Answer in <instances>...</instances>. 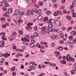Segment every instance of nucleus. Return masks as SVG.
Masks as SVG:
<instances>
[{
    "instance_id": "obj_14",
    "label": "nucleus",
    "mask_w": 76,
    "mask_h": 76,
    "mask_svg": "<svg viewBox=\"0 0 76 76\" xmlns=\"http://www.w3.org/2000/svg\"><path fill=\"white\" fill-rule=\"evenodd\" d=\"M30 47L31 48H33L34 47V43H32L30 45Z\"/></svg>"
},
{
    "instance_id": "obj_33",
    "label": "nucleus",
    "mask_w": 76,
    "mask_h": 76,
    "mask_svg": "<svg viewBox=\"0 0 76 76\" xmlns=\"http://www.w3.org/2000/svg\"><path fill=\"white\" fill-rule=\"evenodd\" d=\"M75 70H72L71 71V73H72V74H75Z\"/></svg>"
},
{
    "instance_id": "obj_26",
    "label": "nucleus",
    "mask_w": 76,
    "mask_h": 76,
    "mask_svg": "<svg viewBox=\"0 0 76 76\" xmlns=\"http://www.w3.org/2000/svg\"><path fill=\"white\" fill-rule=\"evenodd\" d=\"M34 37H38V34L37 33H35L34 34Z\"/></svg>"
},
{
    "instance_id": "obj_43",
    "label": "nucleus",
    "mask_w": 76,
    "mask_h": 76,
    "mask_svg": "<svg viewBox=\"0 0 76 76\" xmlns=\"http://www.w3.org/2000/svg\"><path fill=\"white\" fill-rule=\"evenodd\" d=\"M21 69H24V66H23V65H21Z\"/></svg>"
},
{
    "instance_id": "obj_41",
    "label": "nucleus",
    "mask_w": 76,
    "mask_h": 76,
    "mask_svg": "<svg viewBox=\"0 0 76 76\" xmlns=\"http://www.w3.org/2000/svg\"><path fill=\"white\" fill-rule=\"evenodd\" d=\"M46 13L47 15H49L50 13V12L49 11H47L46 12Z\"/></svg>"
},
{
    "instance_id": "obj_16",
    "label": "nucleus",
    "mask_w": 76,
    "mask_h": 76,
    "mask_svg": "<svg viewBox=\"0 0 76 76\" xmlns=\"http://www.w3.org/2000/svg\"><path fill=\"white\" fill-rule=\"evenodd\" d=\"M29 68L30 69H31V70H35V67H34L33 66H31Z\"/></svg>"
},
{
    "instance_id": "obj_47",
    "label": "nucleus",
    "mask_w": 76,
    "mask_h": 76,
    "mask_svg": "<svg viewBox=\"0 0 76 76\" xmlns=\"http://www.w3.org/2000/svg\"><path fill=\"white\" fill-rule=\"evenodd\" d=\"M41 12V10H39L37 11V13H40Z\"/></svg>"
},
{
    "instance_id": "obj_52",
    "label": "nucleus",
    "mask_w": 76,
    "mask_h": 76,
    "mask_svg": "<svg viewBox=\"0 0 76 76\" xmlns=\"http://www.w3.org/2000/svg\"><path fill=\"white\" fill-rule=\"evenodd\" d=\"M2 27L3 28H6V25H3Z\"/></svg>"
},
{
    "instance_id": "obj_24",
    "label": "nucleus",
    "mask_w": 76,
    "mask_h": 76,
    "mask_svg": "<svg viewBox=\"0 0 76 76\" xmlns=\"http://www.w3.org/2000/svg\"><path fill=\"white\" fill-rule=\"evenodd\" d=\"M58 49L60 51H61V50H63V48L61 47H59Z\"/></svg>"
},
{
    "instance_id": "obj_42",
    "label": "nucleus",
    "mask_w": 76,
    "mask_h": 76,
    "mask_svg": "<svg viewBox=\"0 0 76 76\" xmlns=\"http://www.w3.org/2000/svg\"><path fill=\"white\" fill-rule=\"evenodd\" d=\"M19 14L20 15H21V16H22V15H23L24 14V12H20L19 13Z\"/></svg>"
},
{
    "instance_id": "obj_56",
    "label": "nucleus",
    "mask_w": 76,
    "mask_h": 76,
    "mask_svg": "<svg viewBox=\"0 0 76 76\" xmlns=\"http://www.w3.org/2000/svg\"><path fill=\"white\" fill-rule=\"evenodd\" d=\"M75 43V42L74 40H71V44H73Z\"/></svg>"
},
{
    "instance_id": "obj_5",
    "label": "nucleus",
    "mask_w": 76,
    "mask_h": 76,
    "mask_svg": "<svg viewBox=\"0 0 76 76\" xmlns=\"http://www.w3.org/2000/svg\"><path fill=\"white\" fill-rule=\"evenodd\" d=\"M48 22L49 23H54L55 22V20L53 19H51L49 20L48 21Z\"/></svg>"
},
{
    "instance_id": "obj_62",
    "label": "nucleus",
    "mask_w": 76,
    "mask_h": 76,
    "mask_svg": "<svg viewBox=\"0 0 76 76\" xmlns=\"http://www.w3.org/2000/svg\"><path fill=\"white\" fill-rule=\"evenodd\" d=\"M49 65L50 66H53V64H51V63H49Z\"/></svg>"
},
{
    "instance_id": "obj_51",
    "label": "nucleus",
    "mask_w": 76,
    "mask_h": 76,
    "mask_svg": "<svg viewBox=\"0 0 76 76\" xmlns=\"http://www.w3.org/2000/svg\"><path fill=\"white\" fill-rule=\"evenodd\" d=\"M41 29L42 31H44V30H45V27H42Z\"/></svg>"
},
{
    "instance_id": "obj_25",
    "label": "nucleus",
    "mask_w": 76,
    "mask_h": 76,
    "mask_svg": "<svg viewBox=\"0 0 76 76\" xmlns=\"http://www.w3.org/2000/svg\"><path fill=\"white\" fill-rule=\"evenodd\" d=\"M4 5L5 6H7V7H9V4L8 3H5Z\"/></svg>"
},
{
    "instance_id": "obj_10",
    "label": "nucleus",
    "mask_w": 76,
    "mask_h": 76,
    "mask_svg": "<svg viewBox=\"0 0 76 76\" xmlns=\"http://www.w3.org/2000/svg\"><path fill=\"white\" fill-rule=\"evenodd\" d=\"M60 62L62 64H65L66 63V61L65 60H63L62 61H61Z\"/></svg>"
},
{
    "instance_id": "obj_60",
    "label": "nucleus",
    "mask_w": 76,
    "mask_h": 76,
    "mask_svg": "<svg viewBox=\"0 0 76 76\" xmlns=\"http://www.w3.org/2000/svg\"><path fill=\"white\" fill-rule=\"evenodd\" d=\"M5 65L6 66H8L9 65V63L7 62H5Z\"/></svg>"
},
{
    "instance_id": "obj_3",
    "label": "nucleus",
    "mask_w": 76,
    "mask_h": 76,
    "mask_svg": "<svg viewBox=\"0 0 76 76\" xmlns=\"http://www.w3.org/2000/svg\"><path fill=\"white\" fill-rule=\"evenodd\" d=\"M53 15L54 16H57L59 15V11L55 12L53 13Z\"/></svg>"
},
{
    "instance_id": "obj_57",
    "label": "nucleus",
    "mask_w": 76,
    "mask_h": 76,
    "mask_svg": "<svg viewBox=\"0 0 76 76\" xmlns=\"http://www.w3.org/2000/svg\"><path fill=\"white\" fill-rule=\"evenodd\" d=\"M13 35H16V32L15 31H14L13 33Z\"/></svg>"
},
{
    "instance_id": "obj_19",
    "label": "nucleus",
    "mask_w": 76,
    "mask_h": 76,
    "mask_svg": "<svg viewBox=\"0 0 76 76\" xmlns=\"http://www.w3.org/2000/svg\"><path fill=\"white\" fill-rule=\"evenodd\" d=\"M72 29V27H69V28L67 29V31H68V32H69V31H70V30H71Z\"/></svg>"
},
{
    "instance_id": "obj_21",
    "label": "nucleus",
    "mask_w": 76,
    "mask_h": 76,
    "mask_svg": "<svg viewBox=\"0 0 76 76\" xmlns=\"http://www.w3.org/2000/svg\"><path fill=\"white\" fill-rule=\"evenodd\" d=\"M3 10H4V11H6L7 10V7H6V6H4L3 7Z\"/></svg>"
},
{
    "instance_id": "obj_54",
    "label": "nucleus",
    "mask_w": 76,
    "mask_h": 76,
    "mask_svg": "<svg viewBox=\"0 0 76 76\" xmlns=\"http://www.w3.org/2000/svg\"><path fill=\"white\" fill-rule=\"evenodd\" d=\"M61 37L62 38H64V36H63V34H62V33H61Z\"/></svg>"
},
{
    "instance_id": "obj_12",
    "label": "nucleus",
    "mask_w": 76,
    "mask_h": 76,
    "mask_svg": "<svg viewBox=\"0 0 76 76\" xmlns=\"http://www.w3.org/2000/svg\"><path fill=\"white\" fill-rule=\"evenodd\" d=\"M66 18L68 20H70L72 19V18H71V17L69 15L66 16Z\"/></svg>"
},
{
    "instance_id": "obj_45",
    "label": "nucleus",
    "mask_w": 76,
    "mask_h": 76,
    "mask_svg": "<svg viewBox=\"0 0 76 76\" xmlns=\"http://www.w3.org/2000/svg\"><path fill=\"white\" fill-rule=\"evenodd\" d=\"M16 72H14L12 73V75L13 76H16Z\"/></svg>"
},
{
    "instance_id": "obj_59",
    "label": "nucleus",
    "mask_w": 76,
    "mask_h": 76,
    "mask_svg": "<svg viewBox=\"0 0 76 76\" xmlns=\"http://www.w3.org/2000/svg\"><path fill=\"white\" fill-rule=\"evenodd\" d=\"M34 37H35L33 36H30V38H31V39H33V38H34Z\"/></svg>"
},
{
    "instance_id": "obj_15",
    "label": "nucleus",
    "mask_w": 76,
    "mask_h": 76,
    "mask_svg": "<svg viewBox=\"0 0 76 76\" xmlns=\"http://www.w3.org/2000/svg\"><path fill=\"white\" fill-rule=\"evenodd\" d=\"M48 17H45L44 19V22H47L48 20Z\"/></svg>"
},
{
    "instance_id": "obj_46",
    "label": "nucleus",
    "mask_w": 76,
    "mask_h": 76,
    "mask_svg": "<svg viewBox=\"0 0 76 76\" xmlns=\"http://www.w3.org/2000/svg\"><path fill=\"white\" fill-rule=\"evenodd\" d=\"M55 54H58V55H59L60 54V52H58L56 51L55 52Z\"/></svg>"
},
{
    "instance_id": "obj_30",
    "label": "nucleus",
    "mask_w": 76,
    "mask_h": 76,
    "mask_svg": "<svg viewBox=\"0 0 76 76\" xmlns=\"http://www.w3.org/2000/svg\"><path fill=\"white\" fill-rule=\"evenodd\" d=\"M56 36L55 35H53L52 37V39H56Z\"/></svg>"
},
{
    "instance_id": "obj_63",
    "label": "nucleus",
    "mask_w": 76,
    "mask_h": 76,
    "mask_svg": "<svg viewBox=\"0 0 76 76\" xmlns=\"http://www.w3.org/2000/svg\"><path fill=\"white\" fill-rule=\"evenodd\" d=\"M43 75H44V73H42L41 74H39V76H43Z\"/></svg>"
},
{
    "instance_id": "obj_1",
    "label": "nucleus",
    "mask_w": 76,
    "mask_h": 76,
    "mask_svg": "<svg viewBox=\"0 0 76 76\" xmlns=\"http://www.w3.org/2000/svg\"><path fill=\"white\" fill-rule=\"evenodd\" d=\"M25 37V38H22L21 39V41H25L27 42H29V36L28 35H26Z\"/></svg>"
},
{
    "instance_id": "obj_40",
    "label": "nucleus",
    "mask_w": 76,
    "mask_h": 76,
    "mask_svg": "<svg viewBox=\"0 0 76 76\" xmlns=\"http://www.w3.org/2000/svg\"><path fill=\"white\" fill-rule=\"evenodd\" d=\"M13 50H15L16 49L17 47H16V46L15 45H14L13 46Z\"/></svg>"
},
{
    "instance_id": "obj_64",
    "label": "nucleus",
    "mask_w": 76,
    "mask_h": 76,
    "mask_svg": "<svg viewBox=\"0 0 76 76\" xmlns=\"http://www.w3.org/2000/svg\"><path fill=\"white\" fill-rule=\"evenodd\" d=\"M73 66H74V67H75V68H76V64L74 63Z\"/></svg>"
},
{
    "instance_id": "obj_18",
    "label": "nucleus",
    "mask_w": 76,
    "mask_h": 76,
    "mask_svg": "<svg viewBox=\"0 0 76 76\" xmlns=\"http://www.w3.org/2000/svg\"><path fill=\"white\" fill-rule=\"evenodd\" d=\"M11 38H12V39H15V38H16V37H15V35H12L11 36Z\"/></svg>"
},
{
    "instance_id": "obj_55",
    "label": "nucleus",
    "mask_w": 76,
    "mask_h": 76,
    "mask_svg": "<svg viewBox=\"0 0 76 76\" xmlns=\"http://www.w3.org/2000/svg\"><path fill=\"white\" fill-rule=\"evenodd\" d=\"M63 43H64V42H63V41L62 40H61L59 42L60 44H63Z\"/></svg>"
},
{
    "instance_id": "obj_36",
    "label": "nucleus",
    "mask_w": 76,
    "mask_h": 76,
    "mask_svg": "<svg viewBox=\"0 0 76 76\" xmlns=\"http://www.w3.org/2000/svg\"><path fill=\"white\" fill-rule=\"evenodd\" d=\"M45 31H44V30L42 31H41V34H45Z\"/></svg>"
},
{
    "instance_id": "obj_22",
    "label": "nucleus",
    "mask_w": 76,
    "mask_h": 76,
    "mask_svg": "<svg viewBox=\"0 0 76 76\" xmlns=\"http://www.w3.org/2000/svg\"><path fill=\"white\" fill-rule=\"evenodd\" d=\"M38 4L39 6H41L42 5H43V2H41V1L39 2L38 3Z\"/></svg>"
},
{
    "instance_id": "obj_48",
    "label": "nucleus",
    "mask_w": 76,
    "mask_h": 76,
    "mask_svg": "<svg viewBox=\"0 0 76 76\" xmlns=\"http://www.w3.org/2000/svg\"><path fill=\"white\" fill-rule=\"evenodd\" d=\"M40 48L41 49H42V50H43V49H44V46H42L40 47Z\"/></svg>"
},
{
    "instance_id": "obj_38",
    "label": "nucleus",
    "mask_w": 76,
    "mask_h": 76,
    "mask_svg": "<svg viewBox=\"0 0 76 76\" xmlns=\"http://www.w3.org/2000/svg\"><path fill=\"white\" fill-rule=\"evenodd\" d=\"M37 47L39 48H41V46H40V45H39V44H37Z\"/></svg>"
},
{
    "instance_id": "obj_35",
    "label": "nucleus",
    "mask_w": 76,
    "mask_h": 76,
    "mask_svg": "<svg viewBox=\"0 0 76 76\" xmlns=\"http://www.w3.org/2000/svg\"><path fill=\"white\" fill-rule=\"evenodd\" d=\"M15 70V66H14L13 68H11V70L12 71H14Z\"/></svg>"
},
{
    "instance_id": "obj_61",
    "label": "nucleus",
    "mask_w": 76,
    "mask_h": 76,
    "mask_svg": "<svg viewBox=\"0 0 76 76\" xmlns=\"http://www.w3.org/2000/svg\"><path fill=\"white\" fill-rule=\"evenodd\" d=\"M73 37H72V36H70L69 37V39H73Z\"/></svg>"
},
{
    "instance_id": "obj_11",
    "label": "nucleus",
    "mask_w": 76,
    "mask_h": 76,
    "mask_svg": "<svg viewBox=\"0 0 76 76\" xmlns=\"http://www.w3.org/2000/svg\"><path fill=\"white\" fill-rule=\"evenodd\" d=\"M76 34V32L72 31L71 33V34L72 36H74V35H75V34Z\"/></svg>"
},
{
    "instance_id": "obj_58",
    "label": "nucleus",
    "mask_w": 76,
    "mask_h": 76,
    "mask_svg": "<svg viewBox=\"0 0 76 76\" xmlns=\"http://www.w3.org/2000/svg\"><path fill=\"white\" fill-rule=\"evenodd\" d=\"M66 12H67L66 10H64L63 11V13H64V14H65Z\"/></svg>"
},
{
    "instance_id": "obj_53",
    "label": "nucleus",
    "mask_w": 76,
    "mask_h": 76,
    "mask_svg": "<svg viewBox=\"0 0 76 76\" xmlns=\"http://www.w3.org/2000/svg\"><path fill=\"white\" fill-rule=\"evenodd\" d=\"M8 22H11V18H9L8 19Z\"/></svg>"
},
{
    "instance_id": "obj_32",
    "label": "nucleus",
    "mask_w": 76,
    "mask_h": 76,
    "mask_svg": "<svg viewBox=\"0 0 76 76\" xmlns=\"http://www.w3.org/2000/svg\"><path fill=\"white\" fill-rule=\"evenodd\" d=\"M19 32L20 35H22V34H23V31L22 30H20V31Z\"/></svg>"
},
{
    "instance_id": "obj_7",
    "label": "nucleus",
    "mask_w": 76,
    "mask_h": 76,
    "mask_svg": "<svg viewBox=\"0 0 76 76\" xmlns=\"http://www.w3.org/2000/svg\"><path fill=\"white\" fill-rule=\"evenodd\" d=\"M69 61H73V62H74L75 61V59L73 58L72 57H70L69 58Z\"/></svg>"
},
{
    "instance_id": "obj_28",
    "label": "nucleus",
    "mask_w": 76,
    "mask_h": 76,
    "mask_svg": "<svg viewBox=\"0 0 76 76\" xmlns=\"http://www.w3.org/2000/svg\"><path fill=\"white\" fill-rule=\"evenodd\" d=\"M1 20H5L6 18L4 17L1 18H0Z\"/></svg>"
},
{
    "instance_id": "obj_6",
    "label": "nucleus",
    "mask_w": 76,
    "mask_h": 76,
    "mask_svg": "<svg viewBox=\"0 0 76 76\" xmlns=\"http://www.w3.org/2000/svg\"><path fill=\"white\" fill-rule=\"evenodd\" d=\"M8 12L9 13H12V9L11 8H9L8 9Z\"/></svg>"
},
{
    "instance_id": "obj_9",
    "label": "nucleus",
    "mask_w": 76,
    "mask_h": 76,
    "mask_svg": "<svg viewBox=\"0 0 76 76\" xmlns=\"http://www.w3.org/2000/svg\"><path fill=\"white\" fill-rule=\"evenodd\" d=\"M42 19V17L41 15H40L38 16V20H41Z\"/></svg>"
},
{
    "instance_id": "obj_37",
    "label": "nucleus",
    "mask_w": 76,
    "mask_h": 76,
    "mask_svg": "<svg viewBox=\"0 0 76 76\" xmlns=\"http://www.w3.org/2000/svg\"><path fill=\"white\" fill-rule=\"evenodd\" d=\"M65 2H66V0H62L61 1V3L62 4H63Z\"/></svg>"
},
{
    "instance_id": "obj_49",
    "label": "nucleus",
    "mask_w": 76,
    "mask_h": 76,
    "mask_svg": "<svg viewBox=\"0 0 76 76\" xmlns=\"http://www.w3.org/2000/svg\"><path fill=\"white\" fill-rule=\"evenodd\" d=\"M1 44H5V42L4 41H1L0 42Z\"/></svg>"
},
{
    "instance_id": "obj_44",
    "label": "nucleus",
    "mask_w": 76,
    "mask_h": 76,
    "mask_svg": "<svg viewBox=\"0 0 76 76\" xmlns=\"http://www.w3.org/2000/svg\"><path fill=\"white\" fill-rule=\"evenodd\" d=\"M26 28L27 29H28L31 28V26H27L26 27Z\"/></svg>"
},
{
    "instance_id": "obj_13",
    "label": "nucleus",
    "mask_w": 76,
    "mask_h": 76,
    "mask_svg": "<svg viewBox=\"0 0 76 76\" xmlns=\"http://www.w3.org/2000/svg\"><path fill=\"white\" fill-rule=\"evenodd\" d=\"M9 13H8V12H6V14L5 15V16L8 18L9 16Z\"/></svg>"
},
{
    "instance_id": "obj_31",
    "label": "nucleus",
    "mask_w": 76,
    "mask_h": 76,
    "mask_svg": "<svg viewBox=\"0 0 76 76\" xmlns=\"http://www.w3.org/2000/svg\"><path fill=\"white\" fill-rule=\"evenodd\" d=\"M4 56L5 57H8V56H7V53H5L4 55Z\"/></svg>"
},
{
    "instance_id": "obj_50",
    "label": "nucleus",
    "mask_w": 76,
    "mask_h": 76,
    "mask_svg": "<svg viewBox=\"0 0 76 76\" xmlns=\"http://www.w3.org/2000/svg\"><path fill=\"white\" fill-rule=\"evenodd\" d=\"M60 9L62 10L64 9V7L63 6H61L60 7Z\"/></svg>"
},
{
    "instance_id": "obj_39",
    "label": "nucleus",
    "mask_w": 76,
    "mask_h": 76,
    "mask_svg": "<svg viewBox=\"0 0 76 76\" xmlns=\"http://www.w3.org/2000/svg\"><path fill=\"white\" fill-rule=\"evenodd\" d=\"M34 31H37V27L36 26H35L34 28Z\"/></svg>"
},
{
    "instance_id": "obj_29",
    "label": "nucleus",
    "mask_w": 76,
    "mask_h": 76,
    "mask_svg": "<svg viewBox=\"0 0 76 76\" xmlns=\"http://www.w3.org/2000/svg\"><path fill=\"white\" fill-rule=\"evenodd\" d=\"M34 12L35 13H38V10L37 9H34L33 10Z\"/></svg>"
},
{
    "instance_id": "obj_20",
    "label": "nucleus",
    "mask_w": 76,
    "mask_h": 76,
    "mask_svg": "<svg viewBox=\"0 0 76 76\" xmlns=\"http://www.w3.org/2000/svg\"><path fill=\"white\" fill-rule=\"evenodd\" d=\"M1 38L2 39H3V40H4V41H6V40H7V38H5L4 36H2Z\"/></svg>"
},
{
    "instance_id": "obj_8",
    "label": "nucleus",
    "mask_w": 76,
    "mask_h": 76,
    "mask_svg": "<svg viewBox=\"0 0 76 76\" xmlns=\"http://www.w3.org/2000/svg\"><path fill=\"white\" fill-rule=\"evenodd\" d=\"M19 12H20V11L19 10H16L15 11V15H17L18 14H19Z\"/></svg>"
},
{
    "instance_id": "obj_2",
    "label": "nucleus",
    "mask_w": 76,
    "mask_h": 76,
    "mask_svg": "<svg viewBox=\"0 0 76 76\" xmlns=\"http://www.w3.org/2000/svg\"><path fill=\"white\" fill-rule=\"evenodd\" d=\"M53 25L52 24H50L49 25V27L48 28V31H49V32H51V30L52 29V28L53 27Z\"/></svg>"
},
{
    "instance_id": "obj_17",
    "label": "nucleus",
    "mask_w": 76,
    "mask_h": 76,
    "mask_svg": "<svg viewBox=\"0 0 76 76\" xmlns=\"http://www.w3.org/2000/svg\"><path fill=\"white\" fill-rule=\"evenodd\" d=\"M74 6H76V1H74L72 2Z\"/></svg>"
},
{
    "instance_id": "obj_34",
    "label": "nucleus",
    "mask_w": 76,
    "mask_h": 76,
    "mask_svg": "<svg viewBox=\"0 0 76 76\" xmlns=\"http://www.w3.org/2000/svg\"><path fill=\"white\" fill-rule=\"evenodd\" d=\"M34 10H32L31 11V15H34Z\"/></svg>"
},
{
    "instance_id": "obj_4",
    "label": "nucleus",
    "mask_w": 76,
    "mask_h": 76,
    "mask_svg": "<svg viewBox=\"0 0 76 76\" xmlns=\"http://www.w3.org/2000/svg\"><path fill=\"white\" fill-rule=\"evenodd\" d=\"M55 23L57 26H60L61 25L60 21L59 20H56L55 22Z\"/></svg>"
},
{
    "instance_id": "obj_27",
    "label": "nucleus",
    "mask_w": 76,
    "mask_h": 76,
    "mask_svg": "<svg viewBox=\"0 0 76 76\" xmlns=\"http://www.w3.org/2000/svg\"><path fill=\"white\" fill-rule=\"evenodd\" d=\"M27 26H32V25H33V23H28L27 25Z\"/></svg>"
},
{
    "instance_id": "obj_23",
    "label": "nucleus",
    "mask_w": 76,
    "mask_h": 76,
    "mask_svg": "<svg viewBox=\"0 0 76 76\" xmlns=\"http://www.w3.org/2000/svg\"><path fill=\"white\" fill-rule=\"evenodd\" d=\"M76 16V13L74 12L72 13V17L73 18H75Z\"/></svg>"
}]
</instances>
